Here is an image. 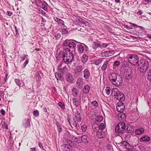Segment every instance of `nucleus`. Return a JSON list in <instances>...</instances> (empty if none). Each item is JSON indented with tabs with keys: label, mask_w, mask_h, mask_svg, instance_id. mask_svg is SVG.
<instances>
[{
	"label": "nucleus",
	"mask_w": 151,
	"mask_h": 151,
	"mask_svg": "<svg viewBox=\"0 0 151 151\" xmlns=\"http://www.w3.org/2000/svg\"><path fill=\"white\" fill-rule=\"evenodd\" d=\"M132 72L130 69H128L126 73V78L127 80H129L132 77Z\"/></svg>",
	"instance_id": "nucleus-13"
},
{
	"label": "nucleus",
	"mask_w": 151,
	"mask_h": 151,
	"mask_svg": "<svg viewBox=\"0 0 151 151\" xmlns=\"http://www.w3.org/2000/svg\"><path fill=\"white\" fill-rule=\"evenodd\" d=\"M120 64V62L119 61H116L114 63V66L116 67L119 66Z\"/></svg>",
	"instance_id": "nucleus-49"
},
{
	"label": "nucleus",
	"mask_w": 151,
	"mask_h": 151,
	"mask_svg": "<svg viewBox=\"0 0 151 151\" xmlns=\"http://www.w3.org/2000/svg\"><path fill=\"white\" fill-rule=\"evenodd\" d=\"M43 111L44 112H47V109L45 107H44L43 109Z\"/></svg>",
	"instance_id": "nucleus-61"
},
{
	"label": "nucleus",
	"mask_w": 151,
	"mask_h": 151,
	"mask_svg": "<svg viewBox=\"0 0 151 151\" xmlns=\"http://www.w3.org/2000/svg\"><path fill=\"white\" fill-rule=\"evenodd\" d=\"M7 13L8 16H11L12 14V12L11 11H7Z\"/></svg>",
	"instance_id": "nucleus-56"
},
{
	"label": "nucleus",
	"mask_w": 151,
	"mask_h": 151,
	"mask_svg": "<svg viewBox=\"0 0 151 151\" xmlns=\"http://www.w3.org/2000/svg\"><path fill=\"white\" fill-rule=\"evenodd\" d=\"M90 87L88 85L85 86L83 89V93L86 94L88 93L89 91Z\"/></svg>",
	"instance_id": "nucleus-17"
},
{
	"label": "nucleus",
	"mask_w": 151,
	"mask_h": 151,
	"mask_svg": "<svg viewBox=\"0 0 151 151\" xmlns=\"http://www.w3.org/2000/svg\"><path fill=\"white\" fill-rule=\"evenodd\" d=\"M125 107L122 102L118 103L116 105L117 111L119 112H123L124 110Z\"/></svg>",
	"instance_id": "nucleus-8"
},
{
	"label": "nucleus",
	"mask_w": 151,
	"mask_h": 151,
	"mask_svg": "<svg viewBox=\"0 0 151 151\" xmlns=\"http://www.w3.org/2000/svg\"><path fill=\"white\" fill-rule=\"evenodd\" d=\"M72 102L74 106L76 107H78L81 104V99H78L77 98H74L72 99Z\"/></svg>",
	"instance_id": "nucleus-11"
},
{
	"label": "nucleus",
	"mask_w": 151,
	"mask_h": 151,
	"mask_svg": "<svg viewBox=\"0 0 151 151\" xmlns=\"http://www.w3.org/2000/svg\"><path fill=\"white\" fill-rule=\"evenodd\" d=\"M67 121L71 127L72 125L75 126L77 129L79 128V124L73 118H72L70 116H68Z\"/></svg>",
	"instance_id": "nucleus-6"
},
{
	"label": "nucleus",
	"mask_w": 151,
	"mask_h": 151,
	"mask_svg": "<svg viewBox=\"0 0 151 151\" xmlns=\"http://www.w3.org/2000/svg\"><path fill=\"white\" fill-rule=\"evenodd\" d=\"M67 81L70 83H72L73 81L72 75L70 73H69L67 75Z\"/></svg>",
	"instance_id": "nucleus-24"
},
{
	"label": "nucleus",
	"mask_w": 151,
	"mask_h": 151,
	"mask_svg": "<svg viewBox=\"0 0 151 151\" xmlns=\"http://www.w3.org/2000/svg\"><path fill=\"white\" fill-rule=\"evenodd\" d=\"M30 149V151H36L35 148H31Z\"/></svg>",
	"instance_id": "nucleus-63"
},
{
	"label": "nucleus",
	"mask_w": 151,
	"mask_h": 151,
	"mask_svg": "<svg viewBox=\"0 0 151 151\" xmlns=\"http://www.w3.org/2000/svg\"><path fill=\"white\" fill-rule=\"evenodd\" d=\"M61 147L63 151H72V148L70 144H64L61 146Z\"/></svg>",
	"instance_id": "nucleus-10"
},
{
	"label": "nucleus",
	"mask_w": 151,
	"mask_h": 151,
	"mask_svg": "<svg viewBox=\"0 0 151 151\" xmlns=\"http://www.w3.org/2000/svg\"><path fill=\"white\" fill-rule=\"evenodd\" d=\"M78 50L79 53L81 54L83 52L84 47L83 46L81 45H78Z\"/></svg>",
	"instance_id": "nucleus-22"
},
{
	"label": "nucleus",
	"mask_w": 151,
	"mask_h": 151,
	"mask_svg": "<svg viewBox=\"0 0 151 151\" xmlns=\"http://www.w3.org/2000/svg\"><path fill=\"white\" fill-rule=\"evenodd\" d=\"M126 131L128 133L131 132L134 130L133 127L129 125H127L126 126Z\"/></svg>",
	"instance_id": "nucleus-26"
},
{
	"label": "nucleus",
	"mask_w": 151,
	"mask_h": 151,
	"mask_svg": "<svg viewBox=\"0 0 151 151\" xmlns=\"http://www.w3.org/2000/svg\"><path fill=\"white\" fill-rule=\"evenodd\" d=\"M90 75L89 70L87 69L84 70L83 71V77L86 79H88Z\"/></svg>",
	"instance_id": "nucleus-15"
},
{
	"label": "nucleus",
	"mask_w": 151,
	"mask_h": 151,
	"mask_svg": "<svg viewBox=\"0 0 151 151\" xmlns=\"http://www.w3.org/2000/svg\"><path fill=\"white\" fill-rule=\"evenodd\" d=\"M62 64H60L59 65L58 67V70L60 69L61 68H62Z\"/></svg>",
	"instance_id": "nucleus-62"
},
{
	"label": "nucleus",
	"mask_w": 151,
	"mask_h": 151,
	"mask_svg": "<svg viewBox=\"0 0 151 151\" xmlns=\"http://www.w3.org/2000/svg\"><path fill=\"white\" fill-rule=\"evenodd\" d=\"M144 129L142 128H140L139 129H137L135 133L137 135H139L142 134L144 132Z\"/></svg>",
	"instance_id": "nucleus-28"
},
{
	"label": "nucleus",
	"mask_w": 151,
	"mask_h": 151,
	"mask_svg": "<svg viewBox=\"0 0 151 151\" xmlns=\"http://www.w3.org/2000/svg\"><path fill=\"white\" fill-rule=\"evenodd\" d=\"M82 70V67L81 65H79L76 67V69L75 70L74 72L76 74L79 75L80 74Z\"/></svg>",
	"instance_id": "nucleus-16"
},
{
	"label": "nucleus",
	"mask_w": 151,
	"mask_h": 151,
	"mask_svg": "<svg viewBox=\"0 0 151 151\" xmlns=\"http://www.w3.org/2000/svg\"><path fill=\"white\" fill-rule=\"evenodd\" d=\"M99 130H101L103 131L104 129V123H101L99 126Z\"/></svg>",
	"instance_id": "nucleus-47"
},
{
	"label": "nucleus",
	"mask_w": 151,
	"mask_h": 151,
	"mask_svg": "<svg viewBox=\"0 0 151 151\" xmlns=\"http://www.w3.org/2000/svg\"><path fill=\"white\" fill-rule=\"evenodd\" d=\"M27 125H26L27 127H30L31 126L30 124V120L29 119H28L27 121Z\"/></svg>",
	"instance_id": "nucleus-54"
},
{
	"label": "nucleus",
	"mask_w": 151,
	"mask_h": 151,
	"mask_svg": "<svg viewBox=\"0 0 151 151\" xmlns=\"http://www.w3.org/2000/svg\"><path fill=\"white\" fill-rule=\"evenodd\" d=\"M92 47L94 49H96L98 47H102L98 43L95 42H93L92 44Z\"/></svg>",
	"instance_id": "nucleus-30"
},
{
	"label": "nucleus",
	"mask_w": 151,
	"mask_h": 151,
	"mask_svg": "<svg viewBox=\"0 0 151 151\" xmlns=\"http://www.w3.org/2000/svg\"><path fill=\"white\" fill-rule=\"evenodd\" d=\"M103 116H98L96 117L94 119V121L95 122H100L103 119Z\"/></svg>",
	"instance_id": "nucleus-31"
},
{
	"label": "nucleus",
	"mask_w": 151,
	"mask_h": 151,
	"mask_svg": "<svg viewBox=\"0 0 151 151\" xmlns=\"http://www.w3.org/2000/svg\"><path fill=\"white\" fill-rule=\"evenodd\" d=\"M150 140L149 137L147 136L143 137L140 138V142L147 141L148 142Z\"/></svg>",
	"instance_id": "nucleus-33"
},
{
	"label": "nucleus",
	"mask_w": 151,
	"mask_h": 151,
	"mask_svg": "<svg viewBox=\"0 0 151 151\" xmlns=\"http://www.w3.org/2000/svg\"><path fill=\"white\" fill-rule=\"evenodd\" d=\"M59 30L62 35L66 34L68 33V31L65 29H59Z\"/></svg>",
	"instance_id": "nucleus-39"
},
{
	"label": "nucleus",
	"mask_w": 151,
	"mask_h": 151,
	"mask_svg": "<svg viewBox=\"0 0 151 151\" xmlns=\"http://www.w3.org/2000/svg\"><path fill=\"white\" fill-rule=\"evenodd\" d=\"M58 105L63 109L65 108V104L61 102H59L58 103Z\"/></svg>",
	"instance_id": "nucleus-44"
},
{
	"label": "nucleus",
	"mask_w": 151,
	"mask_h": 151,
	"mask_svg": "<svg viewBox=\"0 0 151 151\" xmlns=\"http://www.w3.org/2000/svg\"><path fill=\"white\" fill-rule=\"evenodd\" d=\"M106 147L108 149H111V147L109 144H108L106 146Z\"/></svg>",
	"instance_id": "nucleus-60"
},
{
	"label": "nucleus",
	"mask_w": 151,
	"mask_h": 151,
	"mask_svg": "<svg viewBox=\"0 0 151 151\" xmlns=\"http://www.w3.org/2000/svg\"><path fill=\"white\" fill-rule=\"evenodd\" d=\"M115 52L113 51H109L104 52V56L108 57L112 56L114 53Z\"/></svg>",
	"instance_id": "nucleus-25"
},
{
	"label": "nucleus",
	"mask_w": 151,
	"mask_h": 151,
	"mask_svg": "<svg viewBox=\"0 0 151 151\" xmlns=\"http://www.w3.org/2000/svg\"><path fill=\"white\" fill-rule=\"evenodd\" d=\"M47 4L45 2H43L42 4V7L45 11H46L47 9Z\"/></svg>",
	"instance_id": "nucleus-36"
},
{
	"label": "nucleus",
	"mask_w": 151,
	"mask_h": 151,
	"mask_svg": "<svg viewBox=\"0 0 151 151\" xmlns=\"http://www.w3.org/2000/svg\"><path fill=\"white\" fill-rule=\"evenodd\" d=\"M132 26H137V27H138L139 28H141V29H142L143 28V27H142L139 26H137L135 24H132Z\"/></svg>",
	"instance_id": "nucleus-58"
},
{
	"label": "nucleus",
	"mask_w": 151,
	"mask_h": 151,
	"mask_svg": "<svg viewBox=\"0 0 151 151\" xmlns=\"http://www.w3.org/2000/svg\"><path fill=\"white\" fill-rule=\"evenodd\" d=\"M54 20L58 24L62 27H66L65 25L64 22L61 19H59L57 17H53Z\"/></svg>",
	"instance_id": "nucleus-9"
},
{
	"label": "nucleus",
	"mask_w": 151,
	"mask_h": 151,
	"mask_svg": "<svg viewBox=\"0 0 151 151\" xmlns=\"http://www.w3.org/2000/svg\"><path fill=\"white\" fill-rule=\"evenodd\" d=\"M88 57L86 55H83L81 58V60L84 63H86L88 60Z\"/></svg>",
	"instance_id": "nucleus-32"
},
{
	"label": "nucleus",
	"mask_w": 151,
	"mask_h": 151,
	"mask_svg": "<svg viewBox=\"0 0 151 151\" xmlns=\"http://www.w3.org/2000/svg\"><path fill=\"white\" fill-rule=\"evenodd\" d=\"M127 58L129 62L132 65H135L138 62V56L135 54H128L127 56Z\"/></svg>",
	"instance_id": "nucleus-5"
},
{
	"label": "nucleus",
	"mask_w": 151,
	"mask_h": 151,
	"mask_svg": "<svg viewBox=\"0 0 151 151\" xmlns=\"http://www.w3.org/2000/svg\"><path fill=\"white\" fill-rule=\"evenodd\" d=\"M81 129L83 132H86L87 129L86 125L85 124H83L81 126Z\"/></svg>",
	"instance_id": "nucleus-48"
},
{
	"label": "nucleus",
	"mask_w": 151,
	"mask_h": 151,
	"mask_svg": "<svg viewBox=\"0 0 151 151\" xmlns=\"http://www.w3.org/2000/svg\"><path fill=\"white\" fill-rule=\"evenodd\" d=\"M56 125L58 127V130L59 132V133H60L62 131L63 129H62L60 125L59 124H57Z\"/></svg>",
	"instance_id": "nucleus-45"
},
{
	"label": "nucleus",
	"mask_w": 151,
	"mask_h": 151,
	"mask_svg": "<svg viewBox=\"0 0 151 151\" xmlns=\"http://www.w3.org/2000/svg\"><path fill=\"white\" fill-rule=\"evenodd\" d=\"M75 116L78 122H80L81 121V115L79 112L76 111L75 113Z\"/></svg>",
	"instance_id": "nucleus-19"
},
{
	"label": "nucleus",
	"mask_w": 151,
	"mask_h": 151,
	"mask_svg": "<svg viewBox=\"0 0 151 151\" xmlns=\"http://www.w3.org/2000/svg\"><path fill=\"white\" fill-rule=\"evenodd\" d=\"M68 47H69L71 49H73L76 47V45L75 42L70 41Z\"/></svg>",
	"instance_id": "nucleus-34"
},
{
	"label": "nucleus",
	"mask_w": 151,
	"mask_h": 151,
	"mask_svg": "<svg viewBox=\"0 0 151 151\" xmlns=\"http://www.w3.org/2000/svg\"><path fill=\"white\" fill-rule=\"evenodd\" d=\"M103 58L100 59L96 60L95 62V63L96 65H99L102 61Z\"/></svg>",
	"instance_id": "nucleus-40"
},
{
	"label": "nucleus",
	"mask_w": 151,
	"mask_h": 151,
	"mask_svg": "<svg viewBox=\"0 0 151 151\" xmlns=\"http://www.w3.org/2000/svg\"><path fill=\"white\" fill-rule=\"evenodd\" d=\"M73 139L74 142H76L77 143H80L81 142V137H74Z\"/></svg>",
	"instance_id": "nucleus-35"
},
{
	"label": "nucleus",
	"mask_w": 151,
	"mask_h": 151,
	"mask_svg": "<svg viewBox=\"0 0 151 151\" xmlns=\"http://www.w3.org/2000/svg\"><path fill=\"white\" fill-rule=\"evenodd\" d=\"M88 137L86 135H84L82 136L81 137V142H83L85 143L88 142Z\"/></svg>",
	"instance_id": "nucleus-23"
},
{
	"label": "nucleus",
	"mask_w": 151,
	"mask_h": 151,
	"mask_svg": "<svg viewBox=\"0 0 151 151\" xmlns=\"http://www.w3.org/2000/svg\"><path fill=\"white\" fill-rule=\"evenodd\" d=\"M111 95L116 97L120 93L119 90L116 88H114L111 91Z\"/></svg>",
	"instance_id": "nucleus-14"
},
{
	"label": "nucleus",
	"mask_w": 151,
	"mask_h": 151,
	"mask_svg": "<svg viewBox=\"0 0 151 151\" xmlns=\"http://www.w3.org/2000/svg\"><path fill=\"white\" fill-rule=\"evenodd\" d=\"M67 70L66 67L65 66L63 67V68H61L60 69L58 70V71L61 73H63Z\"/></svg>",
	"instance_id": "nucleus-38"
},
{
	"label": "nucleus",
	"mask_w": 151,
	"mask_h": 151,
	"mask_svg": "<svg viewBox=\"0 0 151 151\" xmlns=\"http://www.w3.org/2000/svg\"><path fill=\"white\" fill-rule=\"evenodd\" d=\"M109 78L113 84L117 86L121 85L122 83V77L115 73H111L108 75Z\"/></svg>",
	"instance_id": "nucleus-2"
},
{
	"label": "nucleus",
	"mask_w": 151,
	"mask_h": 151,
	"mask_svg": "<svg viewBox=\"0 0 151 151\" xmlns=\"http://www.w3.org/2000/svg\"><path fill=\"white\" fill-rule=\"evenodd\" d=\"M5 112L3 109H1L0 111V113L2 115H4L5 114Z\"/></svg>",
	"instance_id": "nucleus-55"
},
{
	"label": "nucleus",
	"mask_w": 151,
	"mask_h": 151,
	"mask_svg": "<svg viewBox=\"0 0 151 151\" xmlns=\"http://www.w3.org/2000/svg\"><path fill=\"white\" fill-rule=\"evenodd\" d=\"M83 82V80L82 78H78L76 82V86L77 88L81 89L84 84Z\"/></svg>",
	"instance_id": "nucleus-7"
},
{
	"label": "nucleus",
	"mask_w": 151,
	"mask_h": 151,
	"mask_svg": "<svg viewBox=\"0 0 151 151\" xmlns=\"http://www.w3.org/2000/svg\"><path fill=\"white\" fill-rule=\"evenodd\" d=\"M39 146L41 148H43L42 144L40 143L39 144Z\"/></svg>",
	"instance_id": "nucleus-64"
},
{
	"label": "nucleus",
	"mask_w": 151,
	"mask_h": 151,
	"mask_svg": "<svg viewBox=\"0 0 151 151\" xmlns=\"http://www.w3.org/2000/svg\"><path fill=\"white\" fill-rule=\"evenodd\" d=\"M62 55L63 61L69 67L74 58L72 52L69 49H65L63 51Z\"/></svg>",
	"instance_id": "nucleus-1"
},
{
	"label": "nucleus",
	"mask_w": 151,
	"mask_h": 151,
	"mask_svg": "<svg viewBox=\"0 0 151 151\" xmlns=\"http://www.w3.org/2000/svg\"><path fill=\"white\" fill-rule=\"evenodd\" d=\"M91 104L93 106L95 107H96L98 106L97 103L96 101H94L92 102H91Z\"/></svg>",
	"instance_id": "nucleus-50"
},
{
	"label": "nucleus",
	"mask_w": 151,
	"mask_h": 151,
	"mask_svg": "<svg viewBox=\"0 0 151 151\" xmlns=\"http://www.w3.org/2000/svg\"><path fill=\"white\" fill-rule=\"evenodd\" d=\"M123 112H120L117 115V116L119 119L120 120H123L126 117V115L124 114H123Z\"/></svg>",
	"instance_id": "nucleus-27"
},
{
	"label": "nucleus",
	"mask_w": 151,
	"mask_h": 151,
	"mask_svg": "<svg viewBox=\"0 0 151 151\" xmlns=\"http://www.w3.org/2000/svg\"><path fill=\"white\" fill-rule=\"evenodd\" d=\"M105 93L106 95L108 96L111 94V90L110 87H106L105 90Z\"/></svg>",
	"instance_id": "nucleus-29"
},
{
	"label": "nucleus",
	"mask_w": 151,
	"mask_h": 151,
	"mask_svg": "<svg viewBox=\"0 0 151 151\" xmlns=\"http://www.w3.org/2000/svg\"><path fill=\"white\" fill-rule=\"evenodd\" d=\"M142 13V12L141 10H140V11H139L137 12V14L139 15H141Z\"/></svg>",
	"instance_id": "nucleus-59"
},
{
	"label": "nucleus",
	"mask_w": 151,
	"mask_h": 151,
	"mask_svg": "<svg viewBox=\"0 0 151 151\" xmlns=\"http://www.w3.org/2000/svg\"><path fill=\"white\" fill-rule=\"evenodd\" d=\"M28 56V55H24V56L22 58V61L24 60L25 59V58H26Z\"/></svg>",
	"instance_id": "nucleus-57"
},
{
	"label": "nucleus",
	"mask_w": 151,
	"mask_h": 151,
	"mask_svg": "<svg viewBox=\"0 0 151 151\" xmlns=\"http://www.w3.org/2000/svg\"><path fill=\"white\" fill-rule=\"evenodd\" d=\"M55 37L57 40L59 39L60 37V33H56L55 34Z\"/></svg>",
	"instance_id": "nucleus-46"
},
{
	"label": "nucleus",
	"mask_w": 151,
	"mask_h": 151,
	"mask_svg": "<svg viewBox=\"0 0 151 151\" xmlns=\"http://www.w3.org/2000/svg\"><path fill=\"white\" fill-rule=\"evenodd\" d=\"M109 61L110 60H106L104 62V70L106 69L107 67L106 65L109 64Z\"/></svg>",
	"instance_id": "nucleus-51"
},
{
	"label": "nucleus",
	"mask_w": 151,
	"mask_h": 151,
	"mask_svg": "<svg viewBox=\"0 0 151 151\" xmlns=\"http://www.w3.org/2000/svg\"><path fill=\"white\" fill-rule=\"evenodd\" d=\"M14 81L17 85L20 87L21 84V83L20 81L18 79H15L14 80Z\"/></svg>",
	"instance_id": "nucleus-43"
},
{
	"label": "nucleus",
	"mask_w": 151,
	"mask_h": 151,
	"mask_svg": "<svg viewBox=\"0 0 151 151\" xmlns=\"http://www.w3.org/2000/svg\"><path fill=\"white\" fill-rule=\"evenodd\" d=\"M29 62V60H27L25 61L24 63L23 64V66H24V67H25L27 65L28 63Z\"/></svg>",
	"instance_id": "nucleus-53"
},
{
	"label": "nucleus",
	"mask_w": 151,
	"mask_h": 151,
	"mask_svg": "<svg viewBox=\"0 0 151 151\" xmlns=\"http://www.w3.org/2000/svg\"><path fill=\"white\" fill-rule=\"evenodd\" d=\"M122 144L124 148H126V149L129 150L131 148L130 145L127 142L123 141L122 142Z\"/></svg>",
	"instance_id": "nucleus-21"
},
{
	"label": "nucleus",
	"mask_w": 151,
	"mask_h": 151,
	"mask_svg": "<svg viewBox=\"0 0 151 151\" xmlns=\"http://www.w3.org/2000/svg\"><path fill=\"white\" fill-rule=\"evenodd\" d=\"M116 99L119 100L120 102H122L125 99V97L124 94L121 92L116 97Z\"/></svg>",
	"instance_id": "nucleus-12"
},
{
	"label": "nucleus",
	"mask_w": 151,
	"mask_h": 151,
	"mask_svg": "<svg viewBox=\"0 0 151 151\" xmlns=\"http://www.w3.org/2000/svg\"><path fill=\"white\" fill-rule=\"evenodd\" d=\"M82 19L80 18L78 19V20H77L76 22L77 24L78 25H80V24L82 23Z\"/></svg>",
	"instance_id": "nucleus-52"
},
{
	"label": "nucleus",
	"mask_w": 151,
	"mask_h": 151,
	"mask_svg": "<svg viewBox=\"0 0 151 151\" xmlns=\"http://www.w3.org/2000/svg\"><path fill=\"white\" fill-rule=\"evenodd\" d=\"M70 41L69 40H66L63 43V45L66 47H68Z\"/></svg>",
	"instance_id": "nucleus-41"
},
{
	"label": "nucleus",
	"mask_w": 151,
	"mask_h": 151,
	"mask_svg": "<svg viewBox=\"0 0 151 151\" xmlns=\"http://www.w3.org/2000/svg\"><path fill=\"white\" fill-rule=\"evenodd\" d=\"M147 78L151 82V69H150L148 72Z\"/></svg>",
	"instance_id": "nucleus-37"
},
{
	"label": "nucleus",
	"mask_w": 151,
	"mask_h": 151,
	"mask_svg": "<svg viewBox=\"0 0 151 151\" xmlns=\"http://www.w3.org/2000/svg\"><path fill=\"white\" fill-rule=\"evenodd\" d=\"M138 69L140 72L146 71L148 68L149 64L148 60L146 59H141L138 62Z\"/></svg>",
	"instance_id": "nucleus-3"
},
{
	"label": "nucleus",
	"mask_w": 151,
	"mask_h": 151,
	"mask_svg": "<svg viewBox=\"0 0 151 151\" xmlns=\"http://www.w3.org/2000/svg\"><path fill=\"white\" fill-rule=\"evenodd\" d=\"M72 94L75 97H77L78 96L79 92L78 89L76 88H73L72 90Z\"/></svg>",
	"instance_id": "nucleus-18"
},
{
	"label": "nucleus",
	"mask_w": 151,
	"mask_h": 151,
	"mask_svg": "<svg viewBox=\"0 0 151 151\" xmlns=\"http://www.w3.org/2000/svg\"><path fill=\"white\" fill-rule=\"evenodd\" d=\"M126 126L125 123L122 122L119 123L116 126L115 131L116 133L119 135H122L126 131Z\"/></svg>",
	"instance_id": "nucleus-4"
},
{
	"label": "nucleus",
	"mask_w": 151,
	"mask_h": 151,
	"mask_svg": "<svg viewBox=\"0 0 151 151\" xmlns=\"http://www.w3.org/2000/svg\"><path fill=\"white\" fill-rule=\"evenodd\" d=\"M34 115L35 116H38L39 115V112L37 110H35L33 112Z\"/></svg>",
	"instance_id": "nucleus-42"
},
{
	"label": "nucleus",
	"mask_w": 151,
	"mask_h": 151,
	"mask_svg": "<svg viewBox=\"0 0 151 151\" xmlns=\"http://www.w3.org/2000/svg\"><path fill=\"white\" fill-rule=\"evenodd\" d=\"M96 136L99 138H103L104 136V132L101 130H99L96 133Z\"/></svg>",
	"instance_id": "nucleus-20"
}]
</instances>
